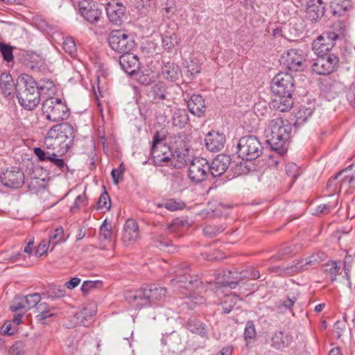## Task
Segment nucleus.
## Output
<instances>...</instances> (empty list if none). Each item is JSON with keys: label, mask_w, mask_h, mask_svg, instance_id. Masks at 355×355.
Instances as JSON below:
<instances>
[{"label": "nucleus", "mask_w": 355, "mask_h": 355, "mask_svg": "<svg viewBox=\"0 0 355 355\" xmlns=\"http://www.w3.org/2000/svg\"><path fill=\"white\" fill-rule=\"evenodd\" d=\"M271 90L274 98L271 106L280 112L290 110L293 105V94L295 91V80L288 72H279L272 80Z\"/></svg>", "instance_id": "obj_1"}, {"label": "nucleus", "mask_w": 355, "mask_h": 355, "mask_svg": "<svg viewBox=\"0 0 355 355\" xmlns=\"http://www.w3.org/2000/svg\"><path fill=\"white\" fill-rule=\"evenodd\" d=\"M291 124L288 120L277 117L269 121L265 130L267 143L271 148L283 155L287 151L286 145L291 138Z\"/></svg>", "instance_id": "obj_2"}, {"label": "nucleus", "mask_w": 355, "mask_h": 355, "mask_svg": "<svg viewBox=\"0 0 355 355\" xmlns=\"http://www.w3.org/2000/svg\"><path fill=\"white\" fill-rule=\"evenodd\" d=\"M166 290L157 284L147 286L139 290L130 291L125 293V300L137 309L150 306L163 300Z\"/></svg>", "instance_id": "obj_3"}, {"label": "nucleus", "mask_w": 355, "mask_h": 355, "mask_svg": "<svg viewBox=\"0 0 355 355\" xmlns=\"http://www.w3.org/2000/svg\"><path fill=\"white\" fill-rule=\"evenodd\" d=\"M173 270L175 277L171 280V284L174 288L192 290L195 288H198L199 286L202 284V282L198 276L191 275L190 269L185 263L174 266Z\"/></svg>", "instance_id": "obj_4"}, {"label": "nucleus", "mask_w": 355, "mask_h": 355, "mask_svg": "<svg viewBox=\"0 0 355 355\" xmlns=\"http://www.w3.org/2000/svg\"><path fill=\"white\" fill-rule=\"evenodd\" d=\"M42 113L52 122L64 121L69 116V110L60 98L50 97L42 103Z\"/></svg>", "instance_id": "obj_5"}, {"label": "nucleus", "mask_w": 355, "mask_h": 355, "mask_svg": "<svg viewBox=\"0 0 355 355\" xmlns=\"http://www.w3.org/2000/svg\"><path fill=\"white\" fill-rule=\"evenodd\" d=\"M263 150L259 139L253 135L241 137L237 144L238 155L243 160L256 159L263 153Z\"/></svg>", "instance_id": "obj_6"}, {"label": "nucleus", "mask_w": 355, "mask_h": 355, "mask_svg": "<svg viewBox=\"0 0 355 355\" xmlns=\"http://www.w3.org/2000/svg\"><path fill=\"white\" fill-rule=\"evenodd\" d=\"M110 48L119 53H128L135 46V36L123 30H113L108 36Z\"/></svg>", "instance_id": "obj_7"}, {"label": "nucleus", "mask_w": 355, "mask_h": 355, "mask_svg": "<svg viewBox=\"0 0 355 355\" xmlns=\"http://www.w3.org/2000/svg\"><path fill=\"white\" fill-rule=\"evenodd\" d=\"M306 56L302 50L291 49L280 57V64L292 71H302L305 68Z\"/></svg>", "instance_id": "obj_8"}, {"label": "nucleus", "mask_w": 355, "mask_h": 355, "mask_svg": "<svg viewBox=\"0 0 355 355\" xmlns=\"http://www.w3.org/2000/svg\"><path fill=\"white\" fill-rule=\"evenodd\" d=\"M209 169V162L205 158L195 157L189 164L188 176L191 182L200 183L210 175Z\"/></svg>", "instance_id": "obj_9"}, {"label": "nucleus", "mask_w": 355, "mask_h": 355, "mask_svg": "<svg viewBox=\"0 0 355 355\" xmlns=\"http://www.w3.org/2000/svg\"><path fill=\"white\" fill-rule=\"evenodd\" d=\"M17 96L19 101H26L28 95L31 93L39 92L37 83L35 79L28 74L24 73L19 76L15 85Z\"/></svg>", "instance_id": "obj_10"}, {"label": "nucleus", "mask_w": 355, "mask_h": 355, "mask_svg": "<svg viewBox=\"0 0 355 355\" xmlns=\"http://www.w3.org/2000/svg\"><path fill=\"white\" fill-rule=\"evenodd\" d=\"M339 58L334 54L317 56L312 64V70L319 75H327L338 67Z\"/></svg>", "instance_id": "obj_11"}, {"label": "nucleus", "mask_w": 355, "mask_h": 355, "mask_svg": "<svg viewBox=\"0 0 355 355\" xmlns=\"http://www.w3.org/2000/svg\"><path fill=\"white\" fill-rule=\"evenodd\" d=\"M51 129L55 132L56 137L62 144L61 148H70L75 137L73 127L69 123H62L53 125Z\"/></svg>", "instance_id": "obj_12"}, {"label": "nucleus", "mask_w": 355, "mask_h": 355, "mask_svg": "<svg viewBox=\"0 0 355 355\" xmlns=\"http://www.w3.org/2000/svg\"><path fill=\"white\" fill-rule=\"evenodd\" d=\"M78 10L80 15L90 24L99 21L102 12L98 4L92 0H81L79 1Z\"/></svg>", "instance_id": "obj_13"}, {"label": "nucleus", "mask_w": 355, "mask_h": 355, "mask_svg": "<svg viewBox=\"0 0 355 355\" xmlns=\"http://www.w3.org/2000/svg\"><path fill=\"white\" fill-rule=\"evenodd\" d=\"M0 180L6 187L18 189L24 184V174L20 168L10 167L1 173Z\"/></svg>", "instance_id": "obj_14"}, {"label": "nucleus", "mask_w": 355, "mask_h": 355, "mask_svg": "<svg viewBox=\"0 0 355 355\" xmlns=\"http://www.w3.org/2000/svg\"><path fill=\"white\" fill-rule=\"evenodd\" d=\"M164 136H161L159 132H156L153 137L151 156L154 164H161L160 161L167 159L171 155L170 146L164 144Z\"/></svg>", "instance_id": "obj_15"}, {"label": "nucleus", "mask_w": 355, "mask_h": 355, "mask_svg": "<svg viewBox=\"0 0 355 355\" xmlns=\"http://www.w3.org/2000/svg\"><path fill=\"white\" fill-rule=\"evenodd\" d=\"M238 275L237 270L218 271L216 274L214 284L216 287H229L234 289L238 285Z\"/></svg>", "instance_id": "obj_16"}, {"label": "nucleus", "mask_w": 355, "mask_h": 355, "mask_svg": "<svg viewBox=\"0 0 355 355\" xmlns=\"http://www.w3.org/2000/svg\"><path fill=\"white\" fill-rule=\"evenodd\" d=\"M306 17L311 21H317L325 12V5L322 0H309L306 3Z\"/></svg>", "instance_id": "obj_17"}, {"label": "nucleus", "mask_w": 355, "mask_h": 355, "mask_svg": "<svg viewBox=\"0 0 355 355\" xmlns=\"http://www.w3.org/2000/svg\"><path fill=\"white\" fill-rule=\"evenodd\" d=\"M230 164V157L225 155H218L209 163V175L211 177L222 175L228 168Z\"/></svg>", "instance_id": "obj_18"}, {"label": "nucleus", "mask_w": 355, "mask_h": 355, "mask_svg": "<svg viewBox=\"0 0 355 355\" xmlns=\"http://www.w3.org/2000/svg\"><path fill=\"white\" fill-rule=\"evenodd\" d=\"M34 153L40 161H49L53 166L58 167L62 172L68 169V166L65 164L64 160L61 158H58L57 155L54 152L46 151L41 148L36 147L34 148Z\"/></svg>", "instance_id": "obj_19"}, {"label": "nucleus", "mask_w": 355, "mask_h": 355, "mask_svg": "<svg viewBox=\"0 0 355 355\" xmlns=\"http://www.w3.org/2000/svg\"><path fill=\"white\" fill-rule=\"evenodd\" d=\"M225 141V135L216 131L209 132L205 138V146L211 152L220 151L224 148Z\"/></svg>", "instance_id": "obj_20"}, {"label": "nucleus", "mask_w": 355, "mask_h": 355, "mask_svg": "<svg viewBox=\"0 0 355 355\" xmlns=\"http://www.w3.org/2000/svg\"><path fill=\"white\" fill-rule=\"evenodd\" d=\"M334 46V41L327 37L326 32L318 36L312 43V49L318 56L329 55Z\"/></svg>", "instance_id": "obj_21"}, {"label": "nucleus", "mask_w": 355, "mask_h": 355, "mask_svg": "<svg viewBox=\"0 0 355 355\" xmlns=\"http://www.w3.org/2000/svg\"><path fill=\"white\" fill-rule=\"evenodd\" d=\"M139 236V231L135 220L129 218L123 226L122 241L125 245H129L135 242Z\"/></svg>", "instance_id": "obj_22"}, {"label": "nucleus", "mask_w": 355, "mask_h": 355, "mask_svg": "<svg viewBox=\"0 0 355 355\" xmlns=\"http://www.w3.org/2000/svg\"><path fill=\"white\" fill-rule=\"evenodd\" d=\"M121 69L130 75L134 74L140 67L138 57L132 53H124L119 57Z\"/></svg>", "instance_id": "obj_23"}, {"label": "nucleus", "mask_w": 355, "mask_h": 355, "mask_svg": "<svg viewBox=\"0 0 355 355\" xmlns=\"http://www.w3.org/2000/svg\"><path fill=\"white\" fill-rule=\"evenodd\" d=\"M171 155L165 160L160 161L161 164H155L157 166L166 165L168 162L174 165L175 167L181 168L187 162V153L182 150L175 149L173 150L170 147Z\"/></svg>", "instance_id": "obj_24"}, {"label": "nucleus", "mask_w": 355, "mask_h": 355, "mask_svg": "<svg viewBox=\"0 0 355 355\" xmlns=\"http://www.w3.org/2000/svg\"><path fill=\"white\" fill-rule=\"evenodd\" d=\"M187 107L189 112L198 117L204 115L206 111L205 100L201 95L193 94L187 102Z\"/></svg>", "instance_id": "obj_25"}, {"label": "nucleus", "mask_w": 355, "mask_h": 355, "mask_svg": "<svg viewBox=\"0 0 355 355\" xmlns=\"http://www.w3.org/2000/svg\"><path fill=\"white\" fill-rule=\"evenodd\" d=\"M125 10V7L120 3H108L106 7V12L109 20L116 24L122 23Z\"/></svg>", "instance_id": "obj_26"}, {"label": "nucleus", "mask_w": 355, "mask_h": 355, "mask_svg": "<svg viewBox=\"0 0 355 355\" xmlns=\"http://www.w3.org/2000/svg\"><path fill=\"white\" fill-rule=\"evenodd\" d=\"M293 338L285 331L275 332L272 336L271 345L276 349H282L288 347L292 342Z\"/></svg>", "instance_id": "obj_27"}, {"label": "nucleus", "mask_w": 355, "mask_h": 355, "mask_svg": "<svg viewBox=\"0 0 355 355\" xmlns=\"http://www.w3.org/2000/svg\"><path fill=\"white\" fill-rule=\"evenodd\" d=\"M161 73L166 80L175 82L179 78L181 71L178 65L174 62H168L162 66Z\"/></svg>", "instance_id": "obj_28"}, {"label": "nucleus", "mask_w": 355, "mask_h": 355, "mask_svg": "<svg viewBox=\"0 0 355 355\" xmlns=\"http://www.w3.org/2000/svg\"><path fill=\"white\" fill-rule=\"evenodd\" d=\"M346 24L344 21H338L334 23L330 29L326 31L327 37H330L334 42L339 38H344L346 35Z\"/></svg>", "instance_id": "obj_29"}, {"label": "nucleus", "mask_w": 355, "mask_h": 355, "mask_svg": "<svg viewBox=\"0 0 355 355\" xmlns=\"http://www.w3.org/2000/svg\"><path fill=\"white\" fill-rule=\"evenodd\" d=\"M186 327L192 333L202 337H205L207 334L206 325L196 317H191L186 324Z\"/></svg>", "instance_id": "obj_30"}, {"label": "nucleus", "mask_w": 355, "mask_h": 355, "mask_svg": "<svg viewBox=\"0 0 355 355\" xmlns=\"http://www.w3.org/2000/svg\"><path fill=\"white\" fill-rule=\"evenodd\" d=\"M15 87L12 76L7 73H3L0 76V92L1 94L5 96H10Z\"/></svg>", "instance_id": "obj_31"}, {"label": "nucleus", "mask_w": 355, "mask_h": 355, "mask_svg": "<svg viewBox=\"0 0 355 355\" xmlns=\"http://www.w3.org/2000/svg\"><path fill=\"white\" fill-rule=\"evenodd\" d=\"M188 112L184 109L176 110L172 116L173 125L180 129L184 128L189 123Z\"/></svg>", "instance_id": "obj_32"}, {"label": "nucleus", "mask_w": 355, "mask_h": 355, "mask_svg": "<svg viewBox=\"0 0 355 355\" xmlns=\"http://www.w3.org/2000/svg\"><path fill=\"white\" fill-rule=\"evenodd\" d=\"M44 148L46 151L54 152L58 148H61L62 144L60 141L57 139L55 132L51 129L49 130L46 137L44 139Z\"/></svg>", "instance_id": "obj_33"}, {"label": "nucleus", "mask_w": 355, "mask_h": 355, "mask_svg": "<svg viewBox=\"0 0 355 355\" xmlns=\"http://www.w3.org/2000/svg\"><path fill=\"white\" fill-rule=\"evenodd\" d=\"M42 96L40 92H35L28 95L26 101H19V104L27 110H33L40 103Z\"/></svg>", "instance_id": "obj_34"}, {"label": "nucleus", "mask_w": 355, "mask_h": 355, "mask_svg": "<svg viewBox=\"0 0 355 355\" xmlns=\"http://www.w3.org/2000/svg\"><path fill=\"white\" fill-rule=\"evenodd\" d=\"M313 110L311 107H301L295 114V126H300L303 125L307 119L311 116Z\"/></svg>", "instance_id": "obj_35"}, {"label": "nucleus", "mask_w": 355, "mask_h": 355, "mask_svg": "<svg viewBox=\"0 0 355 355\" xmlns=\"http://www.w3.org/2000/svg\"><path fill=\"white\" fill-rule=\"evenodd\" d=\"M313 267L306 258L298 260L294 265L286 269L287 273H299Z\"/></svg>", "instance_id": "obj_36"}, {"label": "nucleus", "mask_w": 355, "mask_h": 355, "mask_svg": "<svg viewBox=\"0 0 355 355\" xmlns=\"http://www.w3.org/2000/svg\"><path fill=\"white\" fill-rule=\"evenodd\" d=\"M162 46L168 52L172 50L173 47L179 44L180 38L175 33H171L170 35L164 34L162 37Z\"/></svg>", "instance_id": "obj_37"}, {"label": "nucleus", "mask_w": 355, "mask_h": 355, "mask_svg": "<svg viewBox=\"0 0 355 355\" xmlns=\"http://www.w3.org/2000/svg\"><path fill=\"white\" fill-rule=\"evenodd\" d=\"M96 313L95 306H89L85 307L78 315V319H80V324L83 326H87V322L91 319Z\"/></svg>", "instance_id": "obj_38"}, {"label": "nucleus", "mask_w": 355, "mask_h": 355, "mask_svg": "<svg viewBox=\"0 0 355 355\" xmlns=\"http://www.w3.org/2000/svg\"><path fill=\"white\" fill-rule=\"evenodd\" d=\"M153 98L156 101L164 100L166 98V87L163 82L159 81L152 87Z\"/></svg>", "instance_id": "obj_39"}, {"label": "nucleus", "mask_w": 355, "mask_h": 355, "mask_svg": "<svg viewBox=\"0 0 355 355\" xmlns=\"http://www.w3.org/2000/svg\"><path fill=\"white\" fill-rule=\"evenodd\" d=\"M64 241L65 239H64V230L62 227L55 229L49 234V242L53 245L51 250L53 249L55 245L64 242Z\"/></svg>", "instance_id": "obj_40"}, {"label": "nucleus", "mask_w": 355, "mask_h": 355, "mask_svg": "<svg viewBox=\"0 0 355 355\" xmlns=\"http://www.w3.org/2000/svg\"><path fill=\"white\" fill-rule=\"evenodd\" d=\"M260 277L259 271L257 270L254 268H249L246 270L239 272L238 275V284L239 282L246 279H256Z\"/></svg>", "instance_id": "obj_41"}, {"label": "nucleus", "mask_w": 355, "mask_h": 355, "mask_svg": "<svg viewBox=\"0 0 355 355\" xmlns=\"http://www.w3.org/2000/svg\"><path fill=\"white\" fill-rule=\"evenodd\" d=\"M225 227L223 225H207L203 230V234L208 238H214L220 234L224 230Z\"/></svg>", "instance_id": "obj_42"}, {"label": "nucleus", "mask_w": 355, "mask_h": 355, "mask_svg": "<svg viewBox=\"0 0 355 355\" xmlns=\"http://www.w3.org/2000/svg\"><path fill=\"white\" fill-rule=\"evenodd\" d=\"M241 299L238 295H227L222 302V309L225 313H230L238 300Z\"/></svg>", "instance_id": "obj_43"}, {"label": "nucleus", "mask_w": 355, "mask_h": 355, "mask_svg": "<svg viewBox=\"0 0 355 355\" xmlns=\"http://www.w3.org/2000/svg\"><path fill=\"white\" fill-rule=\"evenodd\" d=\"M23 300L26 309H31L37 306L41 301V297L39 293H33L23 297Z\"/></svg>", "instance_id": "obj_44"}, {"label": "nucleus", "mask_w": 355, "mask_h": 355, "mask_svg": "<svg viewBox=\"0 0 355 355\" xmlns=\"http://www.w3.org/2000/svg\"><path fill=\"white\" fill-rule=\"evenodd\" d=\"M205 302V298L196 293H190L187 297V301L184 302V304L189 308L193 309L197 304H202Z\"/></svg>", "instance_id": "obj_45"}, {"label": "nucleus", "mask_w": 355, "mask_h": 355, "mask_svg": "<svg viewBox=\"0 0 355 355\" xmlns=\"http://www.w3.org/2000/svg\"><path fill=\"white\" fill-rule=\"evenodd\" d=\"M65 289L62 286L50 285L47 290L49 297L54 299L62 297L65 295Z\"/></svg>", "instance_id": "obj_46"}, {"label": "nucleus", "mask_w": 355, "mask_h": 355, "mask_svg": "<svg viewBox=\"0 0 355 355\" xmlns=\"http://www.w3.org/2000/svg\"><path fill=\"white\" fill-rule=\"evenodd\" d=\"M184 228V221L176 218L173 220L172 223L168 226V232L170 233H173L176 234L177 236H181L182 234V232L178 233L179 231L182 232Z\"/></svg>", "instance_id": "obj_47"}, {"label": "nucleus", "mask_w": 355, "mask_h": 355, "mask_svg": "<svg viewBox=\"0 0 355 355\" xmlns=\"http://www.w3.org/2000/svg\"><path fill=\"white\" fill-rule=\"evenodd\" d=\"M111 207V201L108 193L105 191L101 193L98 202H97V209H105V211L110 210Z\"/></svg>", "instance_id": "obj_48"}, {"label": "nucleus", "mask_w": 355, "mask_h": 355, "mask_svg": "<svg viewBox=\"0 0 355 355\" xmlns=\"http://www.w3.org/2000/svg\"><path fill=\"white\" fill-rule=\"evenodd\" d=\"M339 270L340 267L338 266L336 261L327 262L324 266V272L330 274V275L331 276L332 281H334L336 279V276L337 275Z\"/></svg>", "instance_id": "obj_49"}, {"label": "nucleus", "mask_w": 355, "mask_h": 355, "mask_svg": "<svg viewBox=\"0 0 355 355\" xmlns=\"http://www.w3.org/2000/svg\"><path fill=\"white\" fill-rule=\"evenodd\" d=\"M64 51L73 56L76 52V46L72 37H67L62 42Z\"/></svg>", "instance_id": "obj_50"}, {"label": "nucleus", "mask_w": 355, "mask_h": 355, "mask_svg": "<svg viewBox=\"0 0 355 355\" xmlns=\"http://www.w3.org/2000/svg\"><path fill=\"white\" fill-rule=\"evenodd\" d=\"M0 52L6 61L10 62L13 60L12 48L11 46L0 42Z\"/></svg>", "instance_id": "obj_51"}, {"label": "nucleus", "mask_w": 355, "mask_h": 355, "mask_svg": "<svg viewBox=\"0 0 355 355\" xmlns=\"http://www.w3.org/2000/svg\"><path fill=\"white\" fill-rule=\"evenodd\" d=\"M327 258L326 253L323 252H318L316 253H313L311 255L306 257L307 261L310 262L312 266H315L316 264L319 263L320 262L325 260Z\"/></svg>", "instance_id": "obj_52"}, {"label": "nucleus", "mask_w": 355, "mask_h": 355, "mask_svg": "<svg viewBox=\"0 0 355 355\" xmlns=\"http://www.w3.org/2000/svg\"><path fill=\"white\" fill-rule=\"evenodd\" d=\"M102 286V282L97 281H85L81 286V291L83 293L86 294L91 290L101 287Z\"/></svg>", "instance_id": "obj_53"}, {"label": "nucleus", "mask_w": 355, "mask_h": 355, "mask_svg": "<svg viewBox=\"0 0 355 355\" xmlns=\"http://www.w3.org/2000/svg\"><path fill=\"white\" fill-rule=\"evenodd\" d=\"M256 336V330L252 321L249 320L246 322L244 330V338L245 340L254 338Z\"/></svg>", "instance_id": "obj_54"}, {"label": "nucleus", "mask_w": 355, "mask_h": 355, "mask_svg": "<svg viewBox=\"0 0 355 355\" xmlns=\"http://www.w3.org/2000/svg\"><path fill=\"white\" fill-rule=\"evenodd\" d=\"M38 89L42 96L46 94L47 91L54 92L55 85L51 80H47L37 83Z\"/></svg>", "instance_id": "obj_55"}, {"label": "nucleus", "mask_w": 355, "mask_h": 355, "mask_svg": "<svg viewBox=\"0 0 355 355\" xmlns=\"http://www.w3.org/2000/svg\"><path fill=\"white\" fill-rule=\"evenodd\" d=\"M87 205V199L86 196L83 193L76 197L74 204L71 207V211L73 212L76 209H80Z\"/></svg>", "instance_id": "obj_56"}, {"label": "nucleus", "mask_w": 355, "mask_h": 355, "mask_svg": "<svg viewBox=\"0 0 355 355\" xmlns=\"http://www.w3.org/2000/svg\"><path fill=\"white\" fill-rule=\"evenodd\" d=\"M296 301V299L295 297L290 298L288 297L286 300L282 301L279 306H278V310L279 311H285L286 310L291 311L292 308Z\"/></svg>", "instance_id": "obj_57"}, {"label": "nucleus", "mask_w": 355, "mask_h": 355, "mask_svg": "<svg viewBox=\"0 0 355 355\" xmlns=\"http://www.w3.org/2000/svg\"><path fill=\"white\" fill-rule=\"evenodd\" d=\"M24 353V344L21 341L15 342L9 349L10 355H22Z\"/></svg>", "instance_id": "obj_58"}, {"label": "nucleus", "mask_w": 355, "mask_h": 355, "mask_svg": "<svg viewBox=\"0 0 355 355\" xmlns=\"http://www.w3.org/2000/svg\"><path fill=\"white\" fill-rule=\"evenodd\" d=\"M10 309L12 312H16L21 309H26L25 303L24 302L23 297H16L14 298Z\"/></svg>", "instance_id": "obj_59"}, {"label": "nucleus", "mask_w": 355, "mask_h": 355, "mask_svg": "<svg viewBox=\"0 0 355 355\" xmlns=\"http://www.w3.org/2000/svg\"><path fill=\"white\" fill-rule=\"evenodd\" d=\"M100 234L105 239H109L112 236V227L106 219L100 227Z\"/></svg>", "instance_id": "obj_60"}, {"label": "nucleus", "mask_w": 355, "mask_h": 355, "mask_svg": "<svg viewBox=\"0 0 355 355\" xmlns=\"http://www.w3.org/2000/svg\"><path fill=\"white\" fill-rule=\"evenodd\" d=\"M124 171L125 168H123V164H121L117 168L112 169L111 175L113 179V182L115 184H118L119 180L123 178Z\"/></svg>", "instance_id": "obj_61"}, {"label": "nucleus", "mask_w": 355, "mask_h": 355, "mask_svg": "<svg viewBox=\"0 0 355 355\" xmlns=\"http://www.w3.org/2000/svg\"><path fill=\"white\" fill-rule=\"evenodd\" d=\"M3 257L2 259L3 261H7L10 263H15L17 261L19 257L22 255L19 252H12L10 254H8L7 252H4L2 254Z\"/></svg>", "instance_id": "obj_62"}, {"label": "nucleus", "mask_w": 355, "mask_h": 355, "mask_svg": "<svg viewBox=\"0 0 355 355\" xmlns=\"http://www.w3.org/2000/svg\"><path fill=\"white\" fill-rule=\"evenodd\" d=\"M51 243H49V241H43L42 243L38 245L35 250V256L36 257H42L44 255L48 250Z\"/></svg>", "instance_id": "obj_63"}, {"label": "nucleus", "mask_w": 355, "mask_h": 355, "mask_svg": "<svg viewBox=\"0 0 355 355\" xmlns=\"http://www.w3.org/2000/svg\"><path fill=\"white\" fill-rule=\"evenodd\" d=\"M346 96L352 107L355 108V84H352L350 85L349 88L347 91Z\"/></svg>", "instance_id": "obj_64"}]
</instances>
